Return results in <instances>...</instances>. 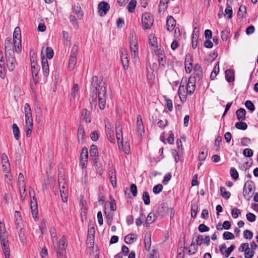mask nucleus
<instances>
[{"label":"nucleus","instance_id":"obj_1","mask_svg":"<svg viewBox=\"0 0 258 258\" xmlns=\"http://www.w3.org/2000/svg\"><path fill=\"white\" fill-rule=\"evenodd\" d=\"M90 91L91 105H94L95 107L97 105V100H98L99 108L101 110H103L106 105V88L105 82L103 81V79L99 80L96 76H93Z\"/></svg>","mask_w":258,"mask_h":258},{"label":"nucleus","instance_id":"obj_2","mask_svg":"<svg viewBox=\"0 0 258 258\" xmlns=\"http://www.w3.org/2000/svg\"><path fill=\"white\" fill-rule=\"evenodd\" d=\"M56 241V244L54 247L57 258H65L66 248L67 246V240L66 237L63 236L59 241Z\"/></svg>","mask_w":258,"mask_h":258},{"label":"nucleus","instance_id":"obj_3","mask_svg":"<svg viewBox=\"0 0 258 258\" xmlns=\"http://www.w3.org/2000/svg\"><path fill=\"white\" fill-rule=\"evenodd\" d=\"M21 30L19 27H17L13 33V45L15 47V51L20 53L21 52Z\"/></svg>","mask_w":258,"mask_h":258},{"label":"nucleus","instance_id":"obj_4","mask_svg":"<svg viewBox=\"0 0 258 258\" xmlns=\"http://www.w3.org/2000/svg\"><path fill=\"white\" fill-rule=\"evenodd\" d=\"M255 190V186L254 183L251 180L247 181L244 185L243 189V196L244 199L249 201L252 198V195L249 194L251 192L254 191Z\"/></svg>","mask_w":258,"mask_h":258},{"label":"nucleus","instance_id":"obj_5","mask_svg":"<svg viewBox=\"0 0 258 258\" xmlns=\"http://www.w3.org/2000/svg\"><path fill=\"white\" fill-rule=\"evenodd\" d=\"M130 49L132 56L136 57L138 54V40L136 34L134 32L130 35Z\"/></svg>","mask_w":258,"mask_h":258},{"label":"nucleus","instance_id":"obj_6","mask_svg":"<svg viewBox=\"0 0 258 258\" xmlns=\"http://www.w3.org/2000/svg\"><path fill=\"white\" fill-rule=\"evenodd\" d=\"M154 19L150 13H146L142 15V23L144 29H150L153 25Z\"/></svg>","mask_w":258,"mask_h":258},{"label":"nucleus","instance_id":"obj_7","mask_svg":"<svg viewBox=\"0 0 258 258\" xmlns=\"http://www.w3.org/2000/svg\"><path fill=\"white\" fill-rule=\"evenodd\" d=\"M0 241L3 250L5 253V258H10V250L9 241L8 239V236H2L1 238H0Z\"/></svg>","mask_w":258,"mask_h":258},{"label":"nucleus","instance_id":"obj_8","mask_svg":"<svg viewBox=\"0 0 258 258\" xmlns=\"http://www.w3.org/2000/svg\"><path fill=\"white\" fill-rule=\"evenodd\" d=\"M30 207L31 209L32 214L34 220L36 221L38 220V207H37V199L35 197V194L31 199Z\"/></svg>","mask_w":258,"mask_h":258},{"label":"nucleus","instance_id":"obj_9","mask_svg":"<svg viewBox=\"0 0 258 258\" xmlns=\"http://www.w3.org/2000/svg\"><path fill=\"white\" fill-rule=\"evenodd\" d=\"M77 49L74 46L69 61V69L71 71L74 70L77 62Z\"/></svg>","mask_w":258,"mask_h":258},{"label":"nucleus","instance_id":"obj_10","mask_svg":"<svg viewBox=\"0 0 258 258\" xmlns=\"http://www.w3.org/2000/svg\"><path fill=\"white\" fill-rule=\"evenodd\" d=\"M98 9L99 15L104 16L110 9V5L107 2H102L98 4Z\"/></svg>","mask_w":258,"mask_h":258},{"label":"nucleus","instance_id":"obj_11","mask_svg":"<svg viewBox=\"0 0 258 258\" xmlns=\"http://www.w3.org/2000/svg\"><path fill=\"white\" fill-rule=\"evenodd\" d=\"M95 228L94 226H90L89 225V228L88 230V235H87V244H89L90 246L94 245V235H95Z\"/></svg>","mask_w":258,"mask_h":258},{"label":"nucleus","instance_id":"obj_12","mask_svg":"<svg viewBox=\"0 0 258 258\" xmlns=\"http://www.w3.org/2000/svg\"><path fill=\"white\" fill-rule=\"evenodd\" d=\"M192 57L190 53L186 55L185 59V70L187 73H190L192 70Z\"/></svg>","mask_w":258,"mask_h":258},{"label":"nucleus","instance_id":"obj_13","mask_svg":"<svg viewBox=\"0 0 258 258\" xmlns=\"http://www.w3.org/2000/svg\"><path fill=\"white\" fill-rule=\"evenodd\" d=\"M120 59L124 70L127 69L128 68L129 60L127 51L125 49H122L121 51Z\"/></svg>","mask_w":258,"mask_h":258},{"label":"nucleus","instance_id":"obj_14","mask_svg":"<svg viewBox=\"0 0 258 258\" xmlns=\"http://www.w3.org/2000/svg\"><path fill=\"white\" fill-rule=\"evenodd\" d=\"M42 52H41L42 69L43 70V75L47 77L49 73L48 63L47 59L45 58L44 56H42Z\"/></svg>","mask_w":258,"mask_h":258},{"label":"nucleus","instance_id":"obj_15","mask_svg":"<svg viewBox=\"0 0 258 258\" xmlns=\"http://www.w3.org/2000/svg\"><path fill=\"white\" fill-rule=\"evenodd\" d=\"M176 21L173 17L171 16H168L166 21L167 30L169 32L172 31L174 29Z\"/></svg>","mask_w":258,"mask_h":258},{"label":"nucleus","instance_id":"obj_16","mask_svg":"<svg viewBox=\"0 0 258 258\" xmlns=\"http://www.w3.org/2000/svg\"><path fill=\"white\" fill-rule=\"evenodd\" d=\"M168 210V207L164 204L162 203L157 208V212L160 216L163 217L167 215Z\"/></svg>","mask_w":258,"mask_h":258},{"label":"nucleus","instance_id":"obj_17","mask_svg":"<svg viewBox=\"0 0 258 258\" xmlns=\"http://www.w3.org/2000/svg\"><path fill=\"white\" fill-rule=\"evenodd\" d=\"M235 114L238 120L243 121L245 120L246 111L244 108H240L237 109Z\"/></svg>","mask_w":258,"mask_h":258},{"label":"nucleus","instance_id":"obj_18","mask_svg":"<svg viewBox=\"0 0 258 258\" xmlns=\"http://www.w3.org/2000/svg\"><path fill=\"white\" fill-rule=\"evenodd\" d=\"M145 247L147 250H149L151 245V233L147 232L145 235L144 238Z\"/></svg>","mask_w":258,"mask_h":258},{"label":"nucleus","instance_id":"obj_19","mask_svg":"<svg viewBox=\"0 0 258 258\" xmlns=\"http://www.w3.org/2000/svg\"><path fill=\"white\" fill-rule=\"evenodd\" d=\"M81 116H82L83 119L86 123H89L91 122V117L90 116V113L89 111L87 109L84 108L82 110Z\"/></svg>","mask_w":258,"mask_h":258},{"label":"nucleus","instance_id":"obj_20","mask_svg":"<svg viewBox=\"0 0 258 258\" xmlns=\"http://www.w3.org/2000/svg\"><path fill=\"white\" fill-rule=\"evenodd\" d=\"M156 216L154 213H149L145 219V224L146 226L147 227H149L150 225L156 220Z\"/></svg>","mask_w":258,"mask_h":258},{"label":"nucleus","instance_id":"obj_21","mask_svg":"<svg viewBox=\"0 0 258 258\" xmlns=\"http://www.w3.org/2000/svg\"><path fill=\"white\" fill-rule=\"evenodd\" d=\"M226 80L230 83L234 81V73L232 70L228 69L225 72Z\"/></svg>","mask_w":258,"mask_h":258},{"label":"nucleus","instance_id":"obj_22","mask_svg":"<svg viewBox=\"0 0 258 258\" xmlns=\"http://www.w3.org/2000/svg\"><path fill=\"white\" fill-rule=\"evenodd\" d=\"M90 155L93 157V159H98V152L97 147L95 145H92L90 148Z\"/></svg>","mask_w":258,"mask_h":258},{"label":"nucleus","instance_id":"obj_23","mask_svg":"<svg viewBox=\"0 0 258 258\" xmlns=\"http://www.w3.org/2000/svg\"><path fill=\"white\" fill-rule=\"evenodd\" d=\"M110 202H106L105 203V209L107 207H109L111 211H115L116 210V203L114 199L110 197Z\"/></svg>","mask_w":258,"mask_h":258},{"label":"nucleus","instance_id":"obj_24","mask_svg":"<svg viewBox=\"0 0 258 258\" xmlns=\"http://www.w3.org/2000/svg\"><path fill=\"white\" fill-rule=\"evenodd\" d=\"M73 12L77 15L78 19H81L83 16V13L81 8L79 5H75L73 8Z\"/></svg>","mask_w":258,"mask_h":258},{"label":"nucleus","instance_id":"obj_25","mask_svg":"<svg viewBox=\"0 0 258 258\" xmlns=\"http://www.w3.org/2000/svg\"><path fill=\"white\" fill-rule=\"evenodd\" d=\"M137 239V236L135 234H130L124 237V242L126 244H131L136 241Z\"/></svg>","mask_w":258,"mask_h":258},{"label":"nucleus","instance_id":"obj_26","mask_svg":"<svg viewBox=\"0 0 258 258\" xmlns=\"http://www.w3.org/2000/svg\"><path fill=\"white\" fill-rule=\"evenodd\" d=\"M7 66L8 70L12 72L15 68L16 59L15 58H7L6 59Z\"/></svg>","mask_w":258,"mask_h":258},{"label":"nucleus","instance_id":"obj_27","mask_svg":"<svg viewBox=\"0 0 258 258\" xmlns=\"http://www.w3.org/2000/svg\"><path fill=\"white\" fill-rule=\"evenodd\" d=\"M59 186L60 188V196L61 197L62 200L64 202H66L68 200V197L66 196V194L64 193V182L61 183L59 181Z\"/></svg>","mask_w":258,"mask_h":258},{"label":"nucleus","instance_id":"obj_28","mask_svg":"<svg viewBox=\"0 0 258 258\" xmlns=\"http://www.w3.org/2000/svg\"><path fill=\"white\" fill-rule=\"evenodd\" d=\"M137 131L138 133L144 132V129L142 123V120L141 115L137 116Z\"/></svg>","mask_w":258,"mask_h":258},{"label":"nucleus","instance_id":"obj_29","mask_svg":"<svg viewBox=\"0 0 258 258\" xmlns=\"http://www.w3.org/2000/svg\"><path fill=\"white\" fill-rule=\"evenodd\" d=\"M93 165L95 167L96 171L99 175H102L103 173V170L101 164L98 163V159H93Z\"/></svg>","mask_w":258,"mask_h":258},{"label":"nucleus","instance_id":"obj_30","mask_svg":"<svg viewBox=\"0 0 258 258\" xmlns=\"http://www.w3.org/2000/svg\"><path fill=\"white\" fill-rule=\"evenodd\" d=\"M77 135L79 141H80V139L83 141L84 139V137L85 135V132L83 125L79 124L78 128Z\"/></svg>","mask_w":258,"mask_h":258},{"label":"nucleus","instance_id":"obj_31","mask_svg":"<svg viewBox=\"0 0 258 258\" xmlns=\"http://www.w3.org/2000/svg\"><path fill=\"white\" fill-rule=\"evenodd\" d=\"M18 184L19 185V187H22V188H24L23 189V193H25V180H24V177L23 174L22 173H20L19 174L18 176Z\"/></svg>","mask_w":258,"mask_h":258},{"label":"nucleus","instance_id":"obj_32","mask_svg":"<svg viewBox=\"0 0 258 258\" xmlns=\"http://www.w3.org/2000/svg\"><path fill=\"white\" fill-rule=\"evenodd\" d=\"M149 43L151 46L157 47V38L155 34H151L149 36Z\"/></svg>","mask_w":258,"mask_h":258},{"label":"nucleus","instance_id":"obj_33","mask_svg":"<svg viewBox=\"0 0 258 258\" xmlns=\"http://www.w3.org/2000/svg\"><path fill=\"white\" fill-rule=\"evenodd\" d=\"M219 72V62L218 61L214 68L213 69V71L212 72L210 78L212 80H213L216 77L217 75L218 74Z\"/></svg>","mask_w":258,"mask_h":258},{"label":"nucleus","instance_id":"obj_34","mask_svg":"<svg viewBox=\"0 0 258 258\" xmlns=\"http://www.w3.org/2000/svg\"><path fill=\"white\" fill-rule=\"evenodd\" d=\"M13 132L15 137V138L18 140L20 138V130L18 125L16 123H14L12 125Z\"/></svg>","mask_w":258,"mask_h":258},{"label":"nucleus","instance_id":"obj_35","mask_svg":"<svg viewBox=\"0 0 258 258\" xmlns=\"http://www.w3.org/2000/svg\"><path fill=\"white\" fill-rule=\"evenodd\" d=\"M14 49L15 47L14 45L13 46L12 49H9L5 51V55L6 57V59L7 58H15L14 57L15 53H14Z\"/></svg>","mask_w":258,"mask_h":258},{"label":"nucleus","instance_id":"obj_36","mask_svg":"<svg viewBox=\"0 0 258 258\" xmlns=\"http://www.w3.org/2000/svg\"><path fill=\"white\" fill-rule=\"evenodd\" d=\"M198 210V206L197 203H192L191 206V216L195 218Z\"/></svg>","mask_w":258,"mask_h":258},{"label":"nucleus","instance_id":"obj_37","mask_svg":"<svg viewBox=\"0 0 258 258\" xmlns=\"http://www.w3.org/2000/svg\"><path fill=\"white\" fill-rule=\"evenodd\" d=\"M26 127H33V118L32 115L25 116Z\"/></svg>","mask_w":258,"mask_h":258},{"label":"nucleus","instance_id":"obj_38","mask_svg":"<svg viewBox=\"0 0 258 258\" xmlns=\"http://www.w3.org/2000/svg\"><path fill=\"white\" fill-rule=\"evenodd\" d=\"M230 35V31L228 28L225 29V30L222 31L221 32V39L223 41H227L228 39L229 38Z\"/></svg>","mask_w":258,"mask_h":258},{"label":"nucleus","instance_id":"obj_39","mask_svg":"<svg viewBox=\"0 0 258 258\" xmlns=\"http://www.w3.org/2000/svg\"><path fill=\"white\" fill-rule=\"evenodd\" d=\"M136 1L131 0L127 6L128 11L131 13L134 12L136 7Z\"/></svg>","mask_w":258,"mask_h":258},{"label":"nucleus","instance_id":"obj_40","mask_svg":"<svg viewBox=\"0 0 258 258\" xmlns=\"http://www.w3.org/2000/svg\"><path fill=\"white\" fill-rule=\"evenodd\" d=\"M235 127L238 130H245L247 128V125L243 121H240L236 123Z\"/></svg>","mask_w":258,"mask_h":258},{"label":"nucleus","instance_id":"obj_41","mask_svg":"<svg viewBox=\"0 0 258 258\" xmlns=\"http://www.w3.org/2000/svg\"><path fill=\"white\" fill-rule=\"evenodd\" d=\"M220 195L225 199H229L231 196V194L230 192L226 190V189L224 187H221L220 188Z\"/></svg>","mask_w":258,"mask_h":258},{"label":"nucleus","instance_id":"obj_42","mask_svg":"<svg viewBox=\"0 0 258 258\" xmlns=\"http://www.w3.org/2000/svg\"><path fill=\"white\" fill-rule=\"evenodd\" d=\"M105 217L107 223L109 225H111L113 219V213L111 212L105 211Z\"/></svg>","mask_w":258,"mask_h":258},{"label":"nucleus","instance_id":"obj_43","mask_svg":"<svg viewBox=\"0 0 258 258\" xmlns=\"http://www.w3.org/2000/svg\"><path fill=\"white\" fill-rule=\"evenodd\" d=\"M222 140V138L221 136H218L215 140L214 148L217 152L219 151L220 150V144Z\"/></svg>","mask_w":258,"mask_h":258},{"label":"nucleus","instance_id":"obj_44","mask_svg":"<svg viewBox=\"0 0 258 258\" xmlns=\"http://www.w3.org/2000/svg\"><path fill=\"white\" fill-rule=\"evenodd\" d=\"M142 197L144 204L146 205H149L150 204V199L149 193L147 191L143 192Z\"/></svg>","mask_w":258,"mask_h":258},{"label":"nucleus","instance_id":"obj_45","mask_svg":"<svg viewBox=\"0 0 258 258\" xmlns=\"http://www.w3.org/2000/svg\"><path fill=\"white\" fill-rule=\"evenodd\" d=\"M246 13V8L244 5H241L239 8L238 12V16H240L242 18L244 17V15Z\"/></svg>","mask_w":258,"mask_h":258},{"label":"nucleus","instance_id":"obj_46","mask_svg":"<svg viewBox=\"0 0 258 258\" xmlns=\"http://www.w3.org/2000/svg\"><path fill=\"white\" fill-rule=\"evenodd\" d=\"M254 253V250H250L248 246V248H245L244 257L245 258H252L253 256Z\"/></svg>","mask_w":258,"mask_h":258},{"label":"nucleus","instance_id":"obj_47","mask_svg":"<svg viewBox=\"0 0 258 258\" xmlns=\"http://www.w3.org/2000/svg\"><path fill=\"white\" fill-rule=\"evenodd\" d=\"M187 93L191 95L194 93L195 90V84H187L185 88Z\"/></svg>","mask_w":258,"mask_h":258},{"label":"nucleus","instance_id":"obj_48","mask_svg":"<svg viewBox=\"0 0 258 258\" xmlns=\"http://www.w3.org/2000/svg\"><path fill=\"white\" fill-rule=\"evenodd\" d=\"M245 106L246 108L252 112L255 110V107L253 103L250 100H247L245 102Z\"/></svg>","mask_w":258,"mask_h":258},{"label":"nucleus","instance_id":"obj_49","mask_svg":"<svg viewBox=\"0 0 258 258\" xmlns=\"http://www.w3.org/2000/svg\"><path fill=\"white\" fill-rule=\"evenodd\" d=\"M231 176L235 180L238 178L239 174L236 169L234 167H231L230 169Z\"/></svg>","mask_w":258,"mask_h":258},{"label":"nucleus","instance_id":"obj_50","mask_svg":"<svg viewBox=\"0 0 258 258\" xmlns=\"http://www.w3.org/2000/svg\"><path fill=\"white\" fill-rule=\"evenodd\" d=\"M46 59H51L54 55L53 50L52 48L47 47L46 48Z\"/></svg>","mask_w":258,"mask_h":258},{"label":"nucleus","instance_id":"obj_51","mask_svg":"<svg viewBox=\"0 0 258 258\" xmlns=\"http://www.w3.org/2000/svg\"><path fill=\"white\" fill-rule=\"evenodd\" d=\"M227 7L225 10V13L226 14L228 15V16L227 17V19H230L232 17V13H233L232 8L230 5H228V3L227 4Z\"/></svg>","mask_w":258,"mask_h":258},{"label":"nucleus","instance_id":"obj_52","mask_svg":"<svg viewBox=\"0 0 258 258\" xmlns=\"http://www.w3.org/2000/svg\"><path fill=\"white\" fill-rule=\"evenodd\" d=\"M88 157V149L86 147H84L80 155V159L87 160Z\"/></svg>","mask_w":258,"mask_h":258},{"label":"nucleus","instance_id":"obj_53","mask_svg":"<svg viewBox=\"0 0 258 258\" xmlns=\"http://www.w3.org/2000/svg\"><path fill=\"white\" fill-rule=\"evenodd\" d=\"M208 155V151L207 150L201 151L199 153V159L201 161H204Z\"/></svg>","mask_w":258,"mask_h":258},{"label":"nucleus","instance_id":"obj_54","mask_svg":"<svg viewBox=\"0 0 258 258\" xmlns=\"http://www.w3.org/2000/svg\"><path fill=\"white\" fill-rule=\"evenodd\" d=\"M251 143V140L247 137H244L242 138L241 139V145L242 146H247L248 145L250 144Z\"/></svg>","mask_w":258,"mask_h":258},{"label":"nucleus","instance_id":"obj_55","mask_svg":"<svg viewBox=\"0 0 258 258\" xmlns=\"http://www.w3.org/2000/svg\"><path fill=\"white\" fill-rule=\"evenodd\" d=\"M182 82H183V80H182L181 82L180 83V85L178 91V94L179 96L182 95V96H184L185 97V96H186L187 93H186V92L185 91L184 85H181Z\"/></svg>","mask_w":258,"mask_h":258},{"label":"nucleus","instance_id":"obj_56","mask_svg":"<svg viewBox=\"0 0 258 258\" xmlns=\"http://www.w3.org/2000/svg\"><path fill=\"white\" fill-rule=\"evenodd\" d=\"M79 90V86L77 84H75L74 85L72 88V92L71 93V97L75 98L78 94Z\"/></svg>","mask_w":258,"mask_h":258},{"label":"nucleus","instance_id":"obj_57","mask_svg":"<svg viewBox=\"0 0 258 258\" xmlns=\"http://www.w3.org/2000/svg\"><path fill=\"white\" fill-rule=\"evenodd\" d=\"M240 214V210L237 208H234L231 211V215L233 218H237Z\"/></svg>","mask_w":258,"mask_h":258},{"label":"nucleus","instance_id":"obj_58","mask_svg":"<svg viewBox=\"0 0 258 258\" xmlns=\"http://www.w3.org/2000/svg\"><path fill=\"white\" fill-rule=\"evenodd\" d=\"M163 189V186L161 184H158L155 186H154L153 188V192L155 194H159L160 192Z\"/></svg>","mask_w":258,"mask_h":258},{"label":"nucleus","instance_id":"obj_59","mask_svg":"<svg viewBox=\"0 0 258 258\" xmlns=\"http://www.w3.org/2000/svg\"><path fill=\"white\" fill-rule=\"evenodd\" d=\"M243 154L244 156L247 157H251L252 156L253 153L251 149L249 148H246L243 150Z\"/></svg>","mask_w":258,"mask_h":258},{"label":"nucleus","instance_id":"obj_60","mask_svg":"<svg viewBox=\"0 0 258 258\" xmlns=\"http://www.w3.org/2000/svg\"><path fill=\"white\" fill-rule=\"evenodd\" d=\"M145 218V215L142 213L140 215V217L138 218L136 220V224L138 226H141L142 223L144 219Z\"/></svg>","mask_w":258,"mask_h":258},{"label":"nucleus","instance_id":"obj_61","mask_svg":"<svg viewBox=\"0 0 258 258\" xmlns=\"http://www.w3.org/2000/svg\"><path fill=\"white\" fill-rule=\"evenodd\" d=\"M243 236L245 239H251L253 237V233L249 230H245L243 231Z\"/></svg>","mask_w":258,"mask_h":258},{"label":"nucleus","instance_id":"obj_62","mask_svg":"<svg viewBox=\"0 0 258 258\" xmlns=\"http://www.w3.org/2000/svg\"><path fill=\"white\" fill-rule=\"evenodd\" d=\"M223 235L225 240L232 239L234 238V235L231 232L228 231L225 232Z\"/></svg>","mask_w":258,"mask_h":258},{"label":"nucleus","instance_id":"obj_63","mask_svg":"<svg viewBox=\"0 0 258 258\" xmlns=\"http://www.w3.org/2000/svg\"><path fill=\"white\" fill-rule=\"evenodd\" d=\"M25 116L32 115L31 108L28 103H26L24 106Z\"/></svg>","mask_w":258,"mask_h":258},{"label":"nucleus","instance_id":"obj_64","mask_svg":"<svg viewBox=\"0 0 258 258\" xmlns=\"http://www.w3.org/2000/svg\"><path fill=\"white\" fill-rule=\"evenodd\" d=\"M246 219L250 222H254L256 219L255 215L252 213H248L246 215Z\"/></svg>","mask_w":258,"mask_h":258}]
</instances>
